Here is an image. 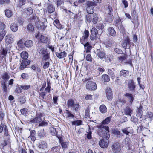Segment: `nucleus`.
<instances>
[{
	"instance_id": "obj_1",
	"label": "nucleus",
	"mask_w": 153,
	"mask_h": 153,
	"mask_svg": "<svg viewBox=\"0 0 153 153\" xmlns=\"http://www.w3.org/2000/svg\"><path fill=\"white\" fill-rule=\"evenodd\" d=\"M98 129L97 132L98 134L100 137L108 139L110 137L109 128L105 125H100L97 126Z\"/></svg>"
},
{
	"instance_id": "obj_2",
	"label": "nucleus",
	"mask_w": 153,
	"mask_h": 153,
	"mask_svg": "<svg viewBox=\"0 0 153 153\" xmlns=\"http://www.w3.org/2000/svg\"><path fill=\"white\" fill-rule=\"evenodd\" d=\"M67 105L68 108H71L73 111H75L76 112L79 111V105L78 103H75L73 99H70L67 101Z\"/></svg>"
},
{
	"instance_id": "obj_3",
	"label": "nucleus",
	"mask_w": 153,
	"mask_h": 153,
	"mask_svg": "<svg viewBox=\"0 0 153 153\" xmlns=\"http://www.w3.org/2000/svg\"><path fill=\"white\" fill-rule=\"evenodd\" d=\"M92 1H88L86 3L87 11V13L90 14H92L94 12V9L93 6H96L97 3Z\"/></svg>"
},
{
	"instance_id": "obj_4",
	"label": "nucleus",
	"mask_w": 153,
	"mask_h": 153,
	"mask_svg": "<svg viewBox=\"0 0 153 153\" xmlns=\"http://www.w3.org/2000/svg\"><path fill=\"white\" fill-rule=\"evenodd\" d=\"M38 18L36 16H33L30 19V22L31 23H30L27 25V29L30 31L32 32L34 30V27L32 24L34 25H36V22H37Z\"/></svg>"
},
{
	"instance_id": "obj_5",
	"label": "nucleus",
	"mask_w": 153,
	"mask_h": 153,
	"mask_svg": "<svg viewBox=\"0 0 153 153\" xmlns=\"http://www.w3.org/2000/svg\"><path fill=\"white\" fill-rule=\"evenodd\" d=\"M42 45V43L41 42H39L36 48L39 54L43 55L48 52L47 48L43 47Z\"/></svg>"
},
{
	"instance_id": "obj_6",
	"label": "nucleus",
	"mask_w": 153,
	"mask_h": 153,
	"mask_svg": "<svg viewBox=\"0 0 153 153\" xmlns=\"http://www.w3.org/2000/svg\"><path fill=\"white\" fill-rule=\"evenodd\" d=\"M131 43L129 37L127 36L121 42V45L125 49H130V45H131Z\"/></svg>"
},
{
	"instance_id": "obj_7",
	"label": "nucleus",
	"mask_w": 153,
	"mask_h": 153,
	"mask_svg": "<svg viewBox=\"0 0 153 153\" xmlns=\"http://www.w3.org/2000/svg\"><path fill=\"white\" fill-rule=\"evenodd\" d=\"M86 88L90 91H94L97 89L96 83L93 81H88L86 83Z\"/></svg>"
},
{
	"instance_id": "obj_8",
	"label": "nucleus",
	"mask_w": 153,
	"mask_h": 153,
	"mask_svg": "<svg viewBox=\"0 0 153 153\" xmlns=\"http://www.w3.org/2000/svg\"><path fill=\"white\" fill-rule=\"evenodd\" d=\"M128 56L126 55H123L118 57V60L120 62H124L126 64H129L130 65H132V61L131 59H129L128 60L127 59Z\"/></svg>"
},
{
	"instance_id": "obj_9",
	"label": "nucleus",
	"mask_w": 153,
	"mask_h": 153,
	"mask_svg": "<svg viewBox=\"0 0 153 153\" xmlns=\"http://www.w3.org/2000/svg\"><path fill=\"white\" fill-rule=\"evenodd\" d=\"M115 25L117 27L121 32H123L125 31V29L123 27L121 20L120 18L117 19L115 20Z\"/></svg>"
},
{
	"instance_id": "obj_10",
	"label": "nucleus",
	"mask_w": 153,
	"mask_h": 153,
	"mask_svg": "<svg viewBox=\"0 0 153 153\" xmlns=\"http://www.w3.org/2000/svg\"><path fill=\"white\" fill-rule=\"evenodd\" d=\"M30 61L28 59H23L20 63L19 69L21 70H23L30 64Z\"/></svg>"
},
{
	"instance_id": "obj_11",
	"label": "nucleus",
	"mask_w": 153,
	"mask_h": 153,
	"mask_svg": "<svg viewBox=\"0 0 153 153\" xmlns=\"http://www.w3.org/2000/svg\"><path fill=\"white\" fill-rule=\"evenodd\" d=\"M90 36V39L91 40H95L97 37L98 32L97 29L95 27H93L91 30Z\"/></svg>"
},
{
	"instance_id": "obj_12",
	"label": "nucleus",
	"mask_w": 153,
	"mask_h": 153,
	"mask_svg": "<svg viewBox=\"0 0 153 153\" xmlns=\"http://www.w3.org/2000/svg\"><path fill=\"white\" fill-rule=\"evenodd\" d=\"M111 148L114 153H119L121 150L120 145L118 142L115 143L112 145Z\"/></svg>"
},
{
	"instance_id": "obj_13",
	"label": "nucleus",
	"mask_w": 153,
	"mask_h": 153,
	"mask_svg": "<svg viewBox=\"0 0 153 153\" xmlns=\"http://www.w3.org/2000/svg\"><path fill=\"white\" fill-rule=\"evenodd\" d=\"M89 34L88 30H85L84 32L83 36L81 38L80 40V42L82 44H84L87 42V39L89 36Z\"/></svg>"
},
{
	"instance_id": "obj_14",
	"label": "nucleus",
	"mask_w": 153,
	"mask_h": 153,
	"mask_svg": "<svg viewBox=\"0 0 153 153\" xmlns=\"http://www.w3.org/2000/svg\"><path fill=\"white\" fill-rule=\"evenodd\" d=\"M128 87L129 90L132 92H135L136 85L134 81L133 80H129L128 82Z\"/></svg>"
},
{
	"instance_id": "obj_15",
	"label": "nucleus",
	"mask_w": 153,
	"mask_h": 153,
	"mask_svg": "<svg viewBox=\"0 0 153 153\" xmlns=\"http://www.w3.org/2000/svg\"><path fill=\"white\" fill-rule=\"evenodd\" d=\"M5 38V42L7 45L11 44L14 41V36L12 34H9L7 35Z\"/></svg>"
},
{
	"instance_id": "obj_16",
	"label": "nucleus",
	"mask_w": 153,
	"mask_h": 153,
	"mask_svg": "<svg viewBox=\"0 0 153 153\" xmlns=\"http://www.w3.org/2000/svg\"><path fill=\"white\" fill-rule=\"evenodd\" d=\"M99 143V146L101 148H107L108 146V139H106L105 140L102 139L100 140Z\"/></svg>"
},
{
	"instance_id": "obj_17",
	"label": "nucleus",
	"mask_w": 153,
	"mask_h": 153,
	"mask_svg": "<svg viewBox=\"0 0 153 153\" xmlns=\"http://www.w3.org/2000/svg\"><path fill=\"white\" fill-rule=\"evenodd\" d=\"M107 34L113 37L115 36L116 33L114 29L112 27H109L107 29Z\"/></svg>"
},
{
	"instance_id": "obj_18",
	"label": "nucleus",
	"mask_w": 153,
	"mask_h": 153,
	"mask_svg": "<svg viewBox=\"0 0 153 153\" xmlns=\"http://www.w3.org/2000/svg\"><path fill=\"white\" fill-rule=\"evenodd\" d=\"M64 114L65 117L68 120L73 118L74 117V115L72 113V112L69 110H66L64 113Z\"/></svg>"
},
{
	"instance_id": "obj_19",
	"label": "nucleus",
	"mask_w": 153,
	"mask_h": 153,
	"mask_svg": "<svg viewBox=\"0 0 153 153\" xmlns=\"http://www.w3.org/2000/svg\"><path fill=\"white\" fill-rule=\"evenodd\" d=\"M105 93L107 99L109 100H111L112 99V94L111 89L109 88H107Z\"/></svg>"
},
{
	"instance_id": "obj_20",
	"label": "nucleus",
	"mask_w": 153,
	"mask_h": 153,
	"mask_svg": "<svg viewBox=\"0 0 153 153\" xmlns=\"http://www.w3.org/2000/svg\"><path fill=\"white\" fill-rule=\"evenodd\" d=\"M97 55L100 59L103 58L105 57V53L102 49H98L97 50Z\"/></svg>"
},
{
	"instance_id": "obj_21",
	"label": "nucleus",
	"mask_w": 153,
	"mask_h": 153,
	"mask_svg": "<svg viewBox=\"0 0 153 153\" xmlns=\"http://www.w3.org/2000/svg\"><path fill=\"white\" fill-rule=\"evenodd\" d=\"M124 95L128 99V100L129 102L131 105L134 99V97L133 96V95L130 93H126L124 94Z\"/></svg>"
},
{
	"instance_id": "obj_22",
	"label": "nucleus",
	"mask_w": 153,
	"mask_h": 153,
	"mask_svg": "<svg viewBox=\"0 0 153 153\" xmlns=\"http://www.w3.org/2000/svg\"><path fill=\"white\" fill-rule=\"evenodd\" d=\"M143 106L141 105H140L139 107H137V110H136L137 116L140 117L141 118L142 117L143 112Z\"/></svg>"
},
{
	"instance_id": "obj_23",
	"label": "nucleus",
	"mask_w": 153,
	"mask_h": 153,
	"mask_svg": "<svg viewBox=\"0 0 153 153\" xmlns=\"http://www.w3.org/2000/svg\"><path fill=\"white\" fill-rule=\"evenodd\" d=\"M112 133L115 135H116L117 138H120L122 137L123 135L121 132L117 129H114L112 131Z\"/></svg>"
},
{
	"instance_id": "obj_24",
	"label": "nucleus",
	"mask_w": 153,
	"mask_h": 153,
	"mask_svg": "<svg viewBox=\"0 0 153 153\" xmlns=\"http://www.w3.org/2000/svg\"><path fill=\"white\" fill-rule=\"evenodd\" d=\"M56 55L59 59H62L66 57L67 56L66 52L65 51L61 52L60 53L56 52Z\"/></svg>"
},
{
	"instance_id": "obj_25",
	"label": "nucleus",
	"mask_w": 153,
	"mask_h": 153,
	"mask_svg": "<svg viewBox=\"0 0 153 153\" xmlns=\"http://www.w3.org/2000/svg\"><path fill=\"white\" fill-rule=\"evenodd\" d=\"M133 111L132 108L129 107H127L124 109V113L125 114L131 116L132 113Z\"/></svg>"
},
{
	"instance_id": "obj_26",
	"label": "nucleus",
	"mask_w": 153,
	"mask_h": 153,
	"mask_svg": "<svg viewBox=\"0 0 153 153\" xmlns=\"http://www.w3.org/2000/svg\"><path fill=\"white\" fill-rule=\"evenodd\" d=\"M132 128L131 127H128L122 130V132L127 135H128L129 134L132 132Z\"/></svg>"
},
{
	"instance_id": "obj_27",
	"label": "nucleus",
	"mask_w": 153,
	"mask_h": 153,
	"mask_svg": "<svg viewBox=\"0 0 153 153\" xmlns=\"http://www.w3.org/2000/svg\"><path fill=\"white\" fill-rule=\"evenodd\" d=\"M18 25L16 23H12L10 25V29L12 31L16 32L18 29Z\"/></svg>"
},
{
	"instance_id": "obj_28",
	"label": "nucleus",
	"mask_w": 153,
	"mask_h": 153,
	"mask_svg": "<svg viewBox=\"0 0 153 153\" xmlns=\"http://www.w3.org/2000/svg\"><path fill=\"white\" fill-rule=\"evenodd\" d=\"M42 121V119L38 116L30 120V122L32 123H40Z\"/></svg>"
},
{
	"instance_id": "obj_29",
	"label": "nucleus",
	"mask_w": 153,
	"mask_h": 153,
	"mask_svg": "<svg viewBox=\"0 0 153 153\" xmlns=\"http://www.w3.org/2000/svg\"><path fill=\"white\" fill-rule=\"evenodd\" d=\"M47 10L49 13H51L54 11L55 8L52 4H49L47 6Z\"/></svg>"
},
{
	"instance_id": "obj_30",
	"label": "nucleus",
	"mask_w": 153,
	"mask_h": 153,
	"mask_svg": "<svg viewBox=\"0 0 153 153\" xmlns=\"http://www.w3.org/2000/svg\"><path fill=\"white\" fill-rule=\"evenodd\" d=\"M120 75L121 76L126 77L129 75V71L128 70H122L120 71Z\"/></svg>"
},
{
	"instance_id": "obj_31",
	"label": "nucleus",
	"mask_w": 153,
	"mask_h": 153,
	"mask_svg": "<svg viewBox=\"0 0 153 153\" xmlns=\"http://www.w3.org/2000/svg\"><path fill=\"white\" fill-rule=\"evenodd\" d=\"M50 58V53L48 52L43 55L42 58V60L44 61H49ZM50 60H51V59H50Z\"/></svg>"
},
{
	"instance_id": "obj_32",
	"label": "nucleus",
	"mask_w": 153,
	"mask_h": 153,
	"mask_svg": "<svg viewBox=\"0 0 153 153\" xmlns=\"http://www.w3.org/2000/svg\"><path fill=\"white\" fill-rule=\"evenodd\" d=\"M89 126V129L86 131V134H85V135L86 136V138L88 140H91L92 139V132L90 131V127L89 125H88Z\"/></svg>"
},
{
	"instance_id": "obj_33",
	"label": "nucleus",
	"mask_w": 153,
	"mask_h": 153,
	"mask_svg": "<svg viewBox=\"0 0 153 153\" xmlns=\"http://www.w3.org/2000/svg\"><path fill=\"white\" fill-rule=\"evenodd\" d=\"M85 48L86 49V52H90L92 48V46L88 42L85 43L84 44H83Z\"/></svg>"
},
{
	"instance_id": "obj_34",
	"label": "nucleus",
	"mask_w": 153,
	"mask_h": 153,
	"mask_svg": "<svg viewBox=\"0 0 153 153\" xmlns=\"http://www.w3.org/2000/svg\"><path fill=\"white\" fill-rule=\"evenodd\" d=\"M57 137L59 140L60 143H61V146L62 148H66L67 147V143L62 140H61V138L60 137H58L57 136Z\"/></svg>"
},
{
	"instance_id": "obj_35",
	"label": "nucleus",
	"mask_w": 153,
	"mask_h": 153,
	"mask_svg": "<svg viewBox=\"0 0 153 153\" xmlns=\"http://www.w3.org/2000/svg\"><path fill=\"white\" fill-rule=\"evenodd\" d=\"M33 42L31 40H27L24 43L25 46L27 48H30L33 45Z\"/></svg>"
},
{
	"instance_id": "obj_36",
	"label": "nucleus",
	"mask_w": 153,
	"mask_h": 153,
	"mask_svg": "<svg viewBox=\"0 0 153 153\" xmlns=\"http://www.w3.org/2000/svg\"><path fill=\"white\" fill-rule=\"evenodd\" d=\"M99 110L101 113H105L107 111V108L106 106L102 104L100 106Z\"/></svg>"
},
{
	"instance_id": "obj_37",
	"label": "nucleus",
	"mask_w": 153,
	"mask_h": 153,
	"mask_svg": "<svg viewBox=\"0 0 153 153\" xmlns=\"http://www.w3.org/2000/svg\"><path fill=\"white\" fill-rule=\"evenodd\" d=\"M23 12H25L27 15H30L33 13V10L31 7H29L27 9L25 8L23 9Z\"/></svg>"
},
{
	"instance_id": "obj_38",
	"label": "nucleus",
	"mask_w": 153,
	"mask_h": 153,
	"mask_svg": "<svg viewBox=\"0 0 153 153\" xmlns=\"http://www.w3.org/2000/svg\"><path fill=\"white\" fill-rule=\"evenodd\" d=\"M26 1V0H18L17 1V7L21 8L22 6L25 4Z\"/></svg>"
},
{
	"instance_id": "obj_39",
	"label": "nucleus",
	"mask_w": 153,
	"mask_h": 153,
	"mask_svg": "<svg viewBox=\"0 0 153 153\" xmlns=\"http://www.w3.org/2000/svg\"><path fill=\"white\" fill-rule=\"evenodd\" d=\"M21 57L23 59H27V58L28 57V53L26 51H23L20 53Z\"/></svg>"
},
{
	"instance_id": "obj_40",
	"label": "nucleus",
	"mask_w": 153,
	"mask_h": 153,
	"mask_svg": "<svg viewBox=\"0 0 153 153\" xmlns=\"http://www.w3.org/2000/svg\"><path fill=\"white\" fill-rule=\"evenodd\" d=\"M92 22L94 24H97L99 19V16L98 14L94 13L93 14Z\"/></svg>"
},
{
	"instance_id": "obj_41",
	"label": "nucleus",
	"mask_w": 153,
	"mask_h": 153,
	"mask_svg": "<svg viewBox=\"0 0 153 153\" xmlns=\"http://www.w3.org/2000/svg\"><path fill=\"white\" fill-rule=\"evenodd\" d=\"M111 120V117H108L104 120L100 125L102 124L103 125H105V124H108L110 123Z\"/></svg>"
},
{
	"instance_id": "obj_42",
	"label": "nucleus",
	"mask_w": 153,
	"mask_h": 153,
	"mask_svg": "<svg viewBox=\"0 0 153 153\" xmlns=\"http://www.w3.org/2000/svg\"><path fill=\"white\" fill-rule=\"evenodd\" d=\"M70 123H71L73 125L79 126L82 124V121L81 120H78L72 122L70 121Z\"/></svg>"
},
{
	"instance_id": "obj_43",
	"label": "nucleus",
	"mask_w": 153,
	"mask_h": 153,
	"mask_svg": "<svg viewBox=\"0 0 153 153\" xmlns=\"http://www.w3.org/2000/svg\"><path fill=\"white\" fill-rule=\"evenodd\" d=\"M116 44V42L112 40H109L107 42L106 45L109 47L114 46Z\"/></svg>"
},
{
	"instance_id": "obj_44",
	"label": "nucleus",
	"mask_w": 153,
	"mask_h": 153,
	"mask_svg": "<svg viewBox=\"0 0 153 153\" xmlns=\"http://www.w3.org/2000/svg\"><path fill=\"white\" fill-rule=\"evenodd\" d=\"M5 13L6 16L8 17H10L12 15V12L11 10L9 9H6L5 11Z\"/></svg>"
},
{
	"instance_id": "obj_45",
	"label": "nucleus",
	"mask_w": 153,
	"mask_h": 153,
	"mask_svg": "<svg viewBox=\"0 0 153 153\" xmlns=\"http://www.w3.org/2000/svg\"><path fill=\"white\" fill-rule=\"evenodd\" d=\"M47 146L46 142L45 141H42L39 144L38 146L40 148L44 149L46 148Z\"/></svg>"
},
{
	"instance_id": "obj_46",
	"label": "nucleus",
	"mask_w": 153,
	"mask_h": 153,
	"mask_svg": "<svg viewBox=\"0 0 153 153\" xmlns=\"http://www.w3.org/2000/svg\"><path fill=\"white\" fill-rule=\"evenodd\" d=\"M102 78L104 82H108L110 81L109 76L106 74H103L102 76Z\"/></svg>"
},
{
	"instance_id": "obj_47",
	"label": "nucleus",
	"mask_w": 153,
	"mask_h": 153,
	"mask_svg": "<svg viewBox=\"0 0 153 153\" xmlns=\"http://www.w3.org/2000/svg\"><path fill=\"white\" fill-rule=\"evenodd\" d=\"M96 28L99 30H101L102 31V29L104 28V25L102 23H98L96 25Z\"/></svg>"
},
{
	"instance_id": "obj_48",
	"label": "nucleus",
	"mask_w": 153,
	"mask_h": 153,
	"mask_svg": "<svg viewBox=\"0 0 153 153\" xmlns=\"http://www.w3.org/2000/svg\"><path fill=\"white\" fill-rule=\"evenodd\" d=\"M124 144L126 147H129L130 146V140L128 137H126L124 140Z\"/></svg>"
},
{
	"instance_id": "obj_49",
	"label": "nucleus",
	"mask_w": 153,
	"mask_h": 153,
	"mask_svg": "<svg viewBox=\"0 0 153 153\" xmlns=\"http://www.w3.org/2000/svg\"><path fill=\"white\" fill-rule=\"evenodd\" d=\"M108 73L109 76H110L111 78L113 79L115 76L113 71L111 69H109L108 70Z\"/></svg>"
},
{
	"instance_id": "obj_50",
	"label": "nucleus",
	"mask_w": 153,
	"mask_h": 153,
	"mask_svg": "<svg viewBox=\"0 0 153 153\" xmlns=\"http://www.w3.org/2000/svg\"><path fill=\"white\" fill-rule=\"evenodd\" d=\"M50 132L51 134L53 136H55L57 134V133L56 128L53 127L51 128Z\"/></svg>"
},
{
	"instance_id": "obj_51",
	"label": "nucleus",
	"mask_w": 153,
	"mask_h": 153,
	"mask_svg": "<svg viewBox=\"0 0 153 153\" xmlns=\"http://www.w3.org/2000/svg\"><path fill=\"white\" fill-rule=\"evenodd\" d=\"M40 39L41 41L43 43H47V38L42 35H41L40 37Z\"/></svg>"
},
{
	"instance_id": "obj_52",
	"label": "nucleus",
	"mask_w": 153,
	"mask_h": 153,
	"mask_svg": "<svg viewBox=\"0 0 153 153\" xmlns=\"http://www.w3.org/2000/svg\"><path fill=\"white\" fill-rule=\"evenodd\" d=\"M90 109L89 108H87L85 111V118L88 120L90 119L89 117Z\"/></svg>"
},
{
	"instance_id": "obj_53",
	"label": "nucleus",
	"mask_w": 153,
	"mask_h": 153,
	"mask_svg": "<svg viewBox=\"0 0 153 153\" xmlns=\"http://www.w3.org/2000/svg\"><path fill=\"white\" fill-rule=\"evenodd\" d=\"M1 85L3 91L4 93H6L7 91V87L6 84L5 82H2L1 83Z\"/></svg>"
},
{
	"instance_id": "obj_54",
	"label": "nucleus",
	"mask_w": 153,
	"mask_h": 153,
	"mask_svg": "<svg viewBox=\"0 0 153 153\" xmlns=\"http://www.w3.org/2000/svg\"><path fill=\"white\" fill-rule=\"evenodd\" d=\"M85 20L87 23H89L91 21L92 19L91 15L88 14L85 16Z\"/></svg>"
},
{
	"instance_id": "obj_55",
	"label": "nucleus",
	"mask_w": 153,
	"mask_h": 153,
	"mask_svg": "<svg viewBox=\"0 0 153 153\" xmlns=\"http://www.w3.org/2000/svg\"><path fill=\"white\" fill-rule=\"evenodd\" d=\"M10 76L7 72H5L2 76V78L5 79V81H7L9 79Z\"/></svg>"
},
{
	"instance_id": "obj_56",
	"label": "nucleus",
	"mask_w": 153,
	"mask_h": 153,
	"mask_svg": "<svg viewBox=\"0 0 153 153\" xmlns=\"http://www.w3.org/2000/svg\"><path fill=\"white\" fill-rule=\"evenodd\" d=\"M6 32L4 31H2L0 32V41H1L4 37L6 35Z\"/></svg>"
},
{
	"instance_id": "obj_57",
	"label": "nucleus",
	"mask_w": 153,
	"mask_h": 153,
	"mask_svg": "<svg viewBox=\"0 0 153 153\" xmlns=\"http://www.w3.org/2000/svg\"><path fill=\"white\" fill-rule=\"evenodd\" d=\"M51 86L49 82H47V86L46 88L45 89V91L46 92L48 93H50L51 92Z\"/></svg>"
},
{
	"instance_id": "obj_58",
	"label": "nucleus",
	"mask_w": 153,
	"mask_h": 153,
	"mask_svg": "<svg viewBox=\"0 0 153 153\" xmlns=\"http://www.w3.org/2000/svg\"><path fill=\"white\" fill-rule=\"evenodd\" d=\"M46 62L43 63V68L44 69H46L49 66L50 63L49 61H45Z\"/></svg>"
},
{
	"instance_id": "obj_59",
	"label": "nucleus",
	"mask_w": 153,
	"mask_h": 153,
	"mask_svg": "<svg viewBox=\"0 0 153 153\" xmlns=\"http://www.w3.org/2000/svg\"><path fill=\"white\" fill-rule=\"evenodd\" d=\"M112 57L109 55H106L105 56V59L106 62H109L111 61Z\"/></svg>"
},
{
	"instance_id": "obj_60",
	"label": "nucleus",
	"mask_w": 153,
	"mask_h": 153,
	"mask_svg": "<svg viewBox=\"0 0 153 153\" xmlns=\"http://www.w3.org/2000/svg\"><path fill=\"white\" fill-rule=\"evenodd\" d=\"M48 124V123L47 122H45L44 121H42L39 123V126H46Z\"/></svg>"
},
{
	"instance_id": "obj_61",
	"label": "nucleus",
	"mask_w": 153,
	"mask_h": 153,
	"mask_svg": "<svg viewBox=\"0 0 153 153\" xmlns=\"http://www.w3.org/2000/svg\"><path fill=\"white\" fill-rule=\"evenodd\" d=\"M10 2V0H0V4H9Z\"/></svg>"
},
{
	"instance_id": "obj_62",
	"label": "nucleus",
	"mask_w": 153,
	"mask_h": 153,
	"mask_svg": "<svg viewBox=\"0 0 153 153\" xmlns=\"http://www.w3.org/2000/svg\"><path fill=\"white\" fill-rule=\"evenodd\" d=\"M131 121L135 123L136 124H137L138 123V119L134 116L131 117Z\"/></svg>"
},
{
	"instance_id": "obj_63",
	"label": "nucleus",
	"mask_w": 153,
	"mask_h": 153,
	"mask_svg": "<svg viewBox=\"0 0 153 153\" xmlns=\"http://www.w3.org/2000/svg\"><path fill=\"white\" fill-rule=\"evenodd\" d=\"M20 88L24 90H27L29 89L30 87V85H20Z\"/></svg>"
},
{
	"instance_id": "obj_64",
	"label": "nucleus",
	"mask_w": 153,
	"mask_h": 153,
	"mask_svg": "<svg viewBox=\"0 0 153 153\" xmlns=\"http://www.w3.org/2000/svg\"><path fill=\"white\" fill-rule=\"evenodd\" d=\"M38 135L40 137H42L45 135V133L44 130L39 131L38 133Z\"/></svg>"
}]
</instances>
